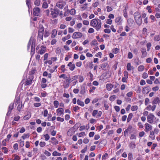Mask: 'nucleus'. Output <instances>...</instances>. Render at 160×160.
<instances>
[{
	"label": "nucleus",
	"instance_id": "nucleus-1",
	"mask_svg": "<svg viewBox=\"0 0 160 160\" xmlns=\"http://www.w3.org/2000/svg\"><path fill=\"white\" fill-rule=\"evenodd\" d=\"M90 25L91 26L95 28L97 31H98L101 28V20L99 19L98 21L96 19H93L91 21Z\"/></svg>",
	"mask_w": 160,
	"mask_h": 160
},
{
	"label": "nucleus",
	"instance_id": "nucleus-2",
	"mask_svg": "<svg viewBox=\"0 0 160 160\" xmlns=\"http://www.w3.org/2000/svg\"><path fill=\"white\" fill-rule=\"evenodd\" d=\"M134 17L136 22L138 25H140L142 23V19L140 14L138 12H135L134 13Z\"/></svg>",
	"mask_w": 160,
	"mask_h": 160
},
{
	"label": "nucleus",
	"instance_id": "nucleus-3",
	"mask_svg": "<svg viewBox=\"0 0 160 160\" xmlns=\"http://www.w3.org/2000/svg\"><path fill=\"white\" fill-rule=\"evenodd\" d=\"M51 14L53 18H54L57 17L60 11L57 8H55L53 9H51Z\"/></svg>",
	"mask_w": 160,
	"mask_h": 160
},
{
	"label": "nucleus",
	"instance_id": "nucleus-4",
	"mask_svg": "<svg viewBox=\"0 0 160 160\" xmlns=\"http://www.w3.org/2000/svg\"><path fill=\"white\" fill-rule=\"evenodd\" d=\"M154 116L152 113H150L147 117L148 122L151 124L153 122Z\"/></svg>",
	"mask_w": 160,
	"mask_h": 160
},
{
	"label": "nucleus",
	"instance_id": "nucleus-5",
	"mask_svg": "<svg viewBox=\"0 0 160 160\" xmlns=\"http://www.w3.org/2000/svg\"><path fill=\"white\" fill-rule=\"evenodd\" d=\"M40 10V9L39 8L35 7L33 10V14L34 16H38L39 14Z\"/></svg>",
	"mask_w": 160,
	"mask_h": 160
},
{
	"label": "nucleus",
	"instance_id": "nucleus-6",
	"mask_svg": "<svg viewBox=\"0 0 160 160\" xmlns=\"http://www.w3.org/2000/svg\"><path fill=\"white\" fill-rule=\"evenodd\" d=\"M145 129L144 131L146 132H148V131L151 130L152 129V126L149 124L148 123H146L145 124Z\"/></svg>",
	"mask_w": 160,
	"mask_h": 160
},
{
	"label": "nucleus",
	"instance_id": "nucleus-7",
	"mask_svg": "<svg viewBox=\"0 0 160 160\" xmlns=\"http://www.w3.org/2000/svg\"><path fill=\"white\" fill-rule=\"evenodd\" d=\"M82 34L80 32H75L72 35V38H78L81 37Z\"/></svg>",
	"mask_w": 160,
	"mask_h": 160
},
{
	"label": "nucleus",
	"instance_id": "nucleus-8",
	"mask_svg": "<svg viewBox=\"0 0 160 160\" xmlns=\"http://www.w3.org/2000/svg\"><path fill=\"white\" fill-rule=\"evenodd\" d=\"M160 102V98L158 97H155L153 98L152 102V104L153 105L159 104Z\"/></svg>",
	"mask_w": 160,
	"mask_h": 160
},
{
	"label": "nucleus",
	"instance_id": "nucleus-9",
	"mask_svg": "<svg viewBox=\"0 0 160 160\" xmlns=\"http://www.w3.org/2000/svg\"><path fill=\"white\" fill-rule=\"evenodd\" d=\"M141 51L142 54V55L141 57L142 58H143L146 57L147 55V52H146V48H142L141 49Z\"/></svg>",
	"mask_w": 160,
	"mask_h": 160
},
{
	"label": "nucleus",
	"instance_id": "nucleus-10",
	"mask_svg": "<svg viewBox=\"0 0 160 160\" xmlns=\"http://www.w3.org/2000/svg\"><path fill=\"white\" fill-rule=\"evenodd\" d=\"M150 89L149 87H145L142 90V92L144 94H147L150 91Z\"/></svg>",
	"mask_w": 160,
	"mask_h": 160
},
{
	"label": "nucleus",
	"instance_id": "nucleus-11",
	"mask_svg": "<svg viewBox=\"0 0 160 160\" xmlns=\"http://www.w3.org/2000/svg\"><path fill=\"white\" fill-rule=\"evenodd\" d=\"M56 6L59 8L62 9L64 6V3L62 2H59L57 3Z\"/></svg>",
	"mask_w": 160,
	"mask_h": 160
},
{
	"label": "nucleus",
	"instance_id": "nucleus-12",
	"mask_svg": "<svg viewBox=\"0 0 160 160\" xmlns=\"http://www.w3.org/2000/svg\"><path fill=\"white\" fill-rule=\"evenodd\" d=\"M13 103H12L10 104V105L8 108V112L7 114V116L9 115L10 114L11 111L13 109Z\"/></svg>",
	"mask_w": 160,
	"mask_h": 160
},
{
	"label": "nucleus",
	"instance_id": "nucleus-13",
	"mask_svg": "<svg viewBox=\"0 0 160 160\" xmlns=\"http://www.w3.org/2000/svg\"><path fill=\"white\" fill-rule=\"evenodd\" d=\"M115 22L116 23H118V25H121L122 22L121 17L119 16L116 18L115 19Z\"/></svg>",
	"mask_w": 160,
	"mask_h": 160
},
{
	"label": "nucleus",
	"instance_id": "nucleus-14",
	"mask_svg": "<svg viewBox=\"0 0 160 160\" xmlns=\"http://www.w3.org/2000/svg\"><path fill=\"white\" fill-rule=\"evenodd\" d=\"M46 48L43 46L41 47V49L38 51V53L41 54H43L45 52Z\"/></svg>",
	"mask_w": 160,
	"mask_h": 160
},
{
	"label": "nucleus",
	"instance_id": "nucleus-15",
	"mask_svg": "<svg viewBox=\"0 0 160 160\" xmlns=\"http://www.w3.org/2000/svg\"><path fill=\"white\" fill-rule=\"evenodd\" d=\"M127 23L130 27H131L134 23V21L131 18H129L127 20Z\"/></svg>",
	"mask_w": 160,
	"mask_h": 160
},
{
	"label": "nucleus",
	"instance_id": "nucleus-16",
	"mask_svg": "<svg viewBox=\"0 0 160 160\" xmlns=\"http://www.w3.org/2000/svg\"><path fill=\"white\" fill-rule=\"evenodd\" d=\"M68 66L70 67L69 69L71 71H73L75 68V65L74 64H72L71 62H69L68 64Z\"/></svg>",
	"mask_w": 160,
	"mask_h": 160
},
{
	"label": "nucleus",
	"instance_id": "nucleus-17",
	"mask_svg": "<svg viewBox=\"0 0 160 160\" xmlns=\"http://www.w3.org/2000/svg\"><path fill=\"white\" fill-rule=\"evenodd\" d=\"M74 132V130L72 128L69 129L67 132V135L69 136H71Z\"/></svg>",
	"mask_w": 160,
	"mask_h": 160
},
{
	"label": "nucleus",
	"instance_id": "nucleus-18",
	"mask_svg": "<svg viewBox=\"0 0 160 160\" xmlns=\"http://www.w3.org/2000/svg\"><path fill=\"white\" fill-rule=\"evenodd\" d=\"M57 114H58L59 115L63 114L64 110L62 108H59L57 110Z\"/></svg>",
	"mask_w": 160,
	"mask_h": 160
},
{
	"label": "nucleus",
	"instance_id": "nucleus-19",
	"mask_svg": "<svg viewBox=\"0 0 160 160\" xmlns=\"http://www.w3.org/2000/svg\"><path fill=\"white\" fill-rule=\"evenodd\" d=\"M149 137L152 140L155 139V136L154 135V132L153 131H150V132Z\"/></svg>",
	"mask_w": 160,
	"mask_h": 160
},
{
	"label": "nucleus",
	"instance_id": "nucleus-20",
	"mask_svg": "<svg viewBox=\"0 0 160 160\" xmlns=\"http://www.w3.org/2000/svg\"><path fill=\"white\" fill-rule=\"evenodd\" d=\"M113 87L114 85L111 84H107L106 85L107 88L109 91L111 90Z\"/></svg>",
	"mask_w": 160,
	"mask_h": 160
},
{
	"label": "nucleus",
	"instance_id": "nucleus-21",
	"mask_svg": "<svg viewBox=\"0 0 160 160\" xmlns=\"http://www.w3.org/2000/svg\"><path fill=\"white\" fill-rule=\"evenodd\" d=\"M57 33V31L54 29L52 31V34L51 36V38H54L56 35Z\"/></svg>",
	"mask_w": 160,
	"mask_h": 160
},
{
	"label": "nucleus",
	"instance_id": "nucleus-22",
	"mask_svg": "<svg viewBox=\"0 0 160 160\" xmlns=\"http://www.w3.org/2000/svg\"><path fill=\"white\" fill-rule=\"evenodd\" d=\"M130 147L132 149H134L135 148L136 146V145L135 144V142L133 141L131 142L130 143Z\"/></svg>",
	"mask_w": 160,
	"mask_h": 160
},
{
	"label": "nucleus",
	"instance_id": "nucleus-23",
	"mask_svg": "<svg viewBox=\"0 0 160 160\" xmlns=\"http://www.w3.org/2000/svg\"><path fill=\"white\" fill-rule=\"evenodd\" d=\"M44 30V28L42 25L39 26L38 32L43 33Z\"/></svg>",
	"mask_w": 160,
	"mask_h": 160
},
{
	"label": "nucleus",
	"instance_id": "nucleus-24",
	"mask_svg": "<svg viewBox=\"0 0 160 160\" xmlns=\"http://www.w3.org/2000/svg\"><path fill=\"white\" fill-rule=\"evenodd\" d=\"M72 82L70 77H68L66 79V82L68 83V87H69V84Z\"/></svg>",
	"mask_w": 160,
	"mask_h": 160
},
{
	"label": "nucleus",
	"instance_id": "nucleus-25",
	"mask_svg": "<svg viewBox=\"0 0 160 160\" xmlns=\"http://www.w3.org/2000/svg\"><path fill=\"white\" fill-rule=\"evenodd\" d=\"M133 116V114L132 113H130L129 114L128 118L127 119V122H129L132 119Z\"/></svg>",
	"mask_w": 160,
	"mask_h": 160
},
{
	"label": "nucleus",
	"instance_id": "nucleus-26",
	"mask_svg": "<svg viewBox=\"0 0 160 160\" xmlns=\"http://www.w3.org/2000/svg\"><path fill=\"white\" fill-rule=\"evenodd\" d=\"M77 103L78 105L82 107H83L84 105V102H83L81 101L79 99H78L77 100Z\"/></svg>",
	"mask_w": 160,
	"mask_h": 160
},
{
	"label": "nucleus",
	"instance_id": "nucleus-27",
	"mask_svg": "<svg viewBox=\"0 0 160 160\" xmlns=\"http://www.w3.org/2000/svg\"><path fill=\"white\" fill-rule=\"evenodd\" d=\"M123 15L124 17L127 18H128V15L127 12V8L126 7L125 8L123 11Z\"/></svg>",
	"mask_w": 160,
	"mask_h": 160
},
{
	"label": "nucleus",
	"instance_id": "nucleus-28",
	"mask_svg": "<svg viewBox=\"0 0 160 160\" xmlns=\"http://www.w3.org/2000/svg\"><path fill=\"white\" fill-rule=\"evenodd\" d=\"M52 155L53 156H60L61 154V153L58 152L56 151H55L53 152Z\"/></svg>",
	"mask_w": 160,
	"mask_h": 160
},
{
	"label": "nucleus",
	"instance_id": "nucleus-29",
	"mask_svg": "<svg viewBox=\"0 0 160 160\" xmlns=\"http://www.w3.org/2000/svg\"><path fill=\"white\" fill-rule=\"evenodd\" d=\"M98 44V42L95 39H94V40H93L91 43V44L92 46H94Z\"/></svg>",
	"mask_w": 160,
	"mask_h": 160
},
{
	"label": "nucleus",
	"instance_id": "nucleus-30",
	"mask_svg": "<svg viewBox=\"0 0 160 160\" xmlns=\"http://www.w3.org/2000/svg\"><path fill=\"white\" fill-rule=\"evenodd\" d=\"M61 70L62 73L66 71V69L65 68V65H62L61 66Z\"/></svg>",
	"mask_w": 160,
	"mask_h": 160
},
{
	"label": "nucleus",
	"instance_id": "nucleus-31",
	"mask_svg": "<svg viewBox=\"0 0 160 160\" xmlns=\"http://www.w3.org/2000/svg\"><path fill=\"white\" fill-rule=\"evenodd\" d=\"M48 7V5L46 2H43L42 5V7L44 8H47Z\"/></svg>",
	"mask_w": 160,
	"mask_h": 160
},
{
	"label": "nucleus",
	"instance_id": "nucleus-32",
	"mask_svg": "<svg viewBox=\"0 0 160 160\" xmlns=\"http://www.w3.org/2000/svg\"><path fill=\"white\" fill-rule=\"evenodd\" d=\"M32 82V80L31 79L30 80H27L25 82V85H28L30 84Z\"/></svg>",
	"mask_w": 160,
	"mask_h": 160
},
{
	"label": "nucleus",
	"instance_id": "nucleus-33",
	"mask_svg": "<svg viewBox=\"0 0 160 160\" xmlns=\"http://www.w3.org/2000/svg\"><path fill=\"white\" fill-rule=\"evenodd\" d=\"M29 137V133L28 134H24L22 136V137L23 138V139H25V138H28Z\"/></svg>",
	"mask_w": 160,
	"mask_h": 160
},
{
	"label": "nucleus",
	"instance_id": "nucleus-34",
	"mask_svg": "<svg viewBox=\"0 0 160 160\" xmlns=\"http://www.w3.org/2000/svg\"><path fill=\"white\" fill-rule=\"evenodd\" d=\"M71 36L70 34H68L66 37H65L62 38V40L63 42H65L66 40L69 39L70 38Z\"/></svg>",
	"mask_w": 160,
	"mask_h": 160
},
{
	"label": "nucleus",
	"instance_id": "nucleus-35",
	"mask_svg": "<svg viewBox=\"0 0 160 160\" xmlns=\"http://www.w3.org/2000/svg\"><path fill=\"white\" fill-rule=\"evenodd\" d=\"M107 65V64L106 63H103L101 65V68H102V69L104 70H106V67Z\"/></svg>",
	"mask_w": 160,
	"mask_h": 160
},
{
	"label": "nucleus",
	"instance_id": "nucleus-36",
	"mask_svg": "<svg viewBox=\"0 0 160 160\" xmlns=\"http://www.w3.org/2000/svg\"><path fill=\"white\" fill-rule=\"evenodd\" d=\"M144 67L142 65L139 66L138 68V70L139 72L142 71L143 70Z\"/></svg>",
	"mask_w": 160,
	"mask_h": 160
},
{
	"label": "nucleus",
	"instance_id": "nucleus-37",
	"mask_svg": "<svg viewBox=\"0 0 160 160\" xmlns=\"http://www.w3.org/2000/svg\"><path fill=\"white\" fill-rule=\"evenodd\" d=\"M68 77H67L66 75V74H62L60 75L59 76V78H62L64 79H66V80L67 79V78Z\"/></svg>",
	"mask_w": 160,
	"mask_h": 160
},
{
	"label": "nucleus",
	"instance_id": "nucleus-38",
	"mask_svg": "<svg viewBox=\"0 0 160 160\" xmlns=\"http://www.w3.org/2000/svg\"><path fill=\"white\" fill-rule=\"evenodd\" d=\"M53 104L55 108H57L58 106V102L57 100L55 101H54Z\"/></svg>",
	"mask_w": 160,
	"mask_h": 160
},
{
	"label": "nucleus",
	"instance_id": "nucleus-39",
	"mask_svg": "<svg viewBox=\"0 0 160 160\" xmlns=\"http://www.w3.org/2000/svg\"><path fill=\"white\" fill-rule=\"evenodd\" d=\"M34 3L35 5L38 6L40 5V0H36L35 1Z\"/></svg>",
	"mask_w": 160,
	"mask_h": 160
},
{
	"label": "nucleus",
	"instance_id": "nucleus-40",
	"mask_svg": "<svg viewBox=\"0 0 160 160\" xmlns=\"http://www.w3.org/2000/svg\"><path fill=\"white\" fill-rule=\"evenodd\" d=\"M128 160H133L132 154L131 153L129 152L128 154Z\"/></svg>",
	"mask_w": 160,
	"mask_h": 160
},
{
	"label": "nucleus",
	"instance_id": "nucleus-41",
	"mask_svg": "<svg viewBox=\"0 0 160 160\" xmlns=\"http://www.w3.org/2000/svg\"><path fill=\"white\" fill-rule=\"evenodd\" d=\"M43 33L38 32V38L41 39L42 40L43 39Z\"/></svg>",
	"mask_w": 160,
	"mask_h": 160
},
{
	"label": "nucleus",
	"instance_id": "nucleus-42",
	"mask_svg": "<svg viewBox=\"0 0 160 160\" xmlns=\"http://www.w3.org/2000/svg\"><path fill=\"white\" fill-rule=\"evenodd\" d=\"M76 11L74 9H72L69 11L70 13L72 15H74L75 14Z\"/></svg>",
	"mask_w": 160,
	"mask_h": 160
},
{
	"label": "nucleus",
	"instance_id": "nucleus-43",
	"mask_svg": "<svg viewBox=\"0 0 160 160\" xmlns=\"http://www.w3.org/2000/svg\"><path fill=\"white\" fill-rule=\"evenodd\" d=\"M88 5V4L86 3L83 5V6L81 8L82 10H84L86 9L87 8V6Z\"/></svg>",
	"mask_w": 160,
	"mask_h": 160
},
{
	"label": "nucleus",
	"instance_id": "nucleus-44",
	"mask_svg": "<svg viewBox=\"0 0 160 160\" xmlns=\"http://www.w3.org/2000/svg\"><path fill=\"white\" fill-rule=\"evenodd\" d=\"M138 107L137 106H133L131 107V109L132 111H136L138 109Z\"/></svg>",
	"mask_w": 160,
	"mask_h": 160
},
{
	"label": "nucleus",
	"instance_id": "nucleus-45",
	"mask_svg": "<svg viewBox=\"0 0 160 160\" xmlns=\"http://www.w3.org/2000/svg\"><path fill=\"white\" fill-rule=\"evenodd\" d=\"M131 65L130 63H128L127 64V69L128 70L130 71L131 70Z\"/></svg>",
	"mask_w": 160,
	"mask_h": 160
},
{
	"label": "nucleus",
	"instance_id": "nucleus-46",
	"mask_svg": "<svg viewBox=\"0 0 160 160\" xmlns=\"http://www.w3.org/2000/svg\"><path fill=\"white\" fill-rule=\"evenodd\" d=\"M151 46V44L150 42H148L147 44V51H149L150 49V47Z\"/></svg>",
	"mask_w": 160,
	"mask_h": 160
},
{
	"label": "nucleus",
	"instance_id": "nucleus-47",
	"mask_svg": "<svg viewBox=\"0 0 160 160\" xmlns=\"http://www.w3.org/2000/svg\"><path fill=\"white\" fill-rule=\"evenodd\" d=\"M44 137L45 138V140L47 141H48L50 138V137L48 134L44 135Z\"/></svg>",
	"mask_w": 160,
	"mask_h": 160
},
{
	"label": "nucleus",
	"instance_id": "nucleus-48",
	"mask_svg": "<svg viewBox=\"0 0 160 160\" xmlns=\"http://www.w3.org/2000/svg\"><path fill=\"white\" fill-rule=\"evenodd\" d=\"M39 145L41 147H43L46 145V143L44 142H40Z\"/></svg>",
	"mask_w": 160,
	"mask_h": 160
},
{
	"label": "nucleus",
	"instance_id": "nucleus-49",
	"mask_svg": "<svg viewBox=\"0 0 160 160\" xmlns=\"http://www.w3.org/2000/svg\"><path fill=\"white\" fill-rule=\"evenodd\" d=\"M119 50V49L117 48H114L112 49V52L115 54H116L118 52Z\"/></svg>",
	"mask_w": 160,
	"mask_h": 160
},
{
	"label": "nucleus",
	"instance_id": "nucleus-50",
	"mask_svg": "<svg viewBox=\"0 0 160 160\" xmlns=\"http://www.w3.org/2000/svg\"><path fill=\"white\" fill-rule=\"evenodd\" d=\"M154 40L155 41H159L160 40V36L159 35L155 36L154 38Z\"/></svg>",
	"mask_w": 160,
	"mask_h": 160
},
{
	"label": "nucleus",
	"instance_id": "nucleus-51",
	"mask_svg": "<svg viewBox=\"0 0 160 160\" xmlns=\"http://www.w3.org/2000/svg\"><path fill=\"white\" fill-rule=\"evenodd\" d=\"M98 111L97 110H94L92 113V115L93 117H95L97 114H98Z\"/></svg>",
	"mask_w": 160,
	"mask_h": 160
},
{
	"label": "nucleus",
	"instance_id": "nucleus-52",
	"mask_svg": "<svg viewBox=\"0 0 160 160\" xmlns=\"http://www.w3.org/2000/svg\"><path fill=\"white\" fill-rule=\"evenodd\" d=\"M57 120L58 121L63 122L64 121V119L62 118H61L60 117H58L57 118Z\"/></svg>",
	"mask_w": 160,
	"mask_h": 160
},
{
	"label": "nucleus",
	"instance_id": "nucleus-53",
	"mask_svg": "<svg viewBox=\"0 0 160 160\" xmlns=\"http://www.w3.org/2000/svg\"><path fill=\"white\" fill-rule=\"evenodd\" d=\"M2 151L3 152L5 153H6L7 152H8V150H7V148L5 147H3L2 148Z\"/></svg>",
	"mask_w": 160,
	"mask_h": 160
},
{
	"label": "nucleus",
	"instance_id": "nucleus-54",
	"mask_svg": "<svg viewBox=\"0 0 160 160\" xmlns=\"http://www.w3.org/2000/svg\"><path fill=\"white\" fill-rule=\"evenodd\" d=\"M51 139L52 140L54 141V142L55 143V144H57L58 143V142L57 140H56V139L55 138H54V137L52 138H51Z\"/></svg>",
	"mask_w": 160,
	"mask_h": 160
},
{
	"label": "nucleus",
	"instance_id": "nucleus-55",
	"mask_svg": "<svg viewBox=\"0 0 160 160\" xmlns=\"http://www.w3.org/2000/svg\"><path fill=\"white\" fill-rule=\"evenodd\" d=\"M107 12H109L112 10V8L109 6H107L106 7Z\"/></svg>",
	"mask_w": 160,
	"mask_h": 160
},
{
	"label": "nucleus",
	"instance_id": "nucleus-56",
	"mask_svg": "<svg viewBox=\"0 0 160 160\" xmlns=\"http://www.w3.org/2000/svg\"><path fill=\"white\" fill-rule=\"evenodd\" d=\"M108 155L107 154V153H106L104 155H102V160L106 159V157H108Z\"/></svg>",
	"mask_w": 160,
	"mask_h": 160
},
{
	"label": "nucleus",
	"instance_id": "nucleus-57",
	"mask_svg": "<svg viewBox=\"0 0 160 160\" xmlns=\"http://www.w3.org/2000/svg\"><path fill=\"white\" fill-rule=\"evenodd\" d=\"M132 94H133L132 92V91H131V92H128L127 94V96L129 97H131L132 96Z\"/></svg>",
	"mask_w": 160,
	"mask_h": 160
},
{
	"label": "nucleus",
	"instance_id": "nucleus-58",
	"mask_svg": "<svg viewBox=\"0 0 160 160\" xmlns=\"http://www.w3.org/2000/svg\"><path fill=\"white\" fill-rule=\"evenodd\" d=\"M116 96L115 95L112 96L110 97L109 100L111 101H113L114 100Z\"/></svg>",
	"mask_w": 160,
	"mask_h": 160
},
{
	"label": "nucleus",
	"instance_id": "nucleus-59",
	"mask_svg": "<svg viewBox=\"0 0 160 160\" xmlns=\"http://www.w3.org/2000/svg\"><path fill=\"white\" fill-rule=\"evenodd\" d=\"M110 28L113 32H116V30L114 28V26L113 25H112L111 26Z\"/></svg>",
	"mask_w": 160,
	"mask_h": 160
},
{
	"label": "nucleus",
	"instance_id": "nucleus-60",
	"mask_svg": "<svg viewBox=\"0 0 160 160\" xmlns=\"http://www.w3.org/2000/svg\"><path fill=\"white\" fill-rule=\"evenodd\" d=\"M148 77V74L146 72H144L142 74V78L144 79L147 78Z\"/></svg>",
	"mask_w": 160,
	"mask_h": 160
},
{
	"label": "nucleus",
	"instance_id": "nucleus-61",
	"mask_svg": "<svg viewBox=\"0 0 160 160\" xmlns=\"http://www.w3.org/2000/svg\"><path fill=\"white\" fill-rule=\"evenodd\" d=\"M128 57L129 59H131L133 57L132 53L131 52H129L128 54Z\"/></svg>",
	"mask_w": 160,
	"mask_h": 160
},
{
	"label": "nucleus",
	"instance_id": "nucleus-62",
	"mask_svg": "<svg viewBox=\"0 0 160 160\" xmlns=\"http://www.w3.org/2000/svg\"><path fill=\"white\" fill-rule=\"evenodd\" d=\"M149 101H150L149 99L148 98H146L145 99V104L146 106L148 104Z\"/></svg>",
	"mask_w": 160,
	"mask_h": 160
},
{
	"label": "nucleus",
	"instance_id": "nucleus-63",
	"mask_svg": "<svg viewBox=\"0 0 160 160\" xmlns=\"http://www.w3.org/2000/svg\"><path fill=\"white\" fill-rule=\"evenodd\" d=\"M45 33L44 34V37L45 38L47 37H48L49 36V32H48L46 30L45 31Z\"/></svg>",
	"mask_w": 160,
	"mask_h": 160
},
{
	"label": "nucleus",
	"instance_id": "nucleus-64",
	"mask_svg": "<svg viewBox=\"0 0 160 160\" xmlns=\"http://www.w3.org/2000/svg\"><path fill=\"white\" fill-rule=\"evenodd\" d=\"M14 156L15 157V158L13 160H20V158L18 155H15Z\"/></svg>",
	"mask_w": 160,
	"mask_h": 160
}]
</instances>
